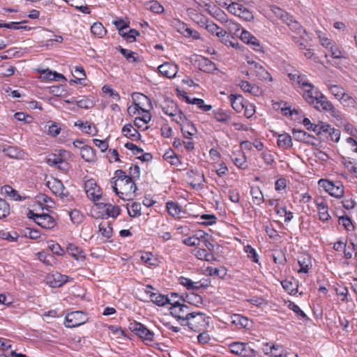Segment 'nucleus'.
Listing matches in <instances>:
<instances>
[{"label":"nucleus","instance_id":"nucleus-42","mask_svg":"<svg viewBox=\"0 0 357 357\" xmlns=\"http://www.w3.org/2000/svg\"><path fill=\"white\" fill-rule=\"evenodd\" d=\"M213 117L217 121L225 123L227 122L229 119L230 116L222 109H218L213 112Z\"/></svg>","mask_w":357,"mask_h":357},{"label":"nucleus","instance_id":"nucleus-26","mask_svg":"<svg viewBox=\"0 0 357 357\" xmlns=\"http://www.w3.org/2000/svg\"><path fill=\"white\" fill-rule=\"evenodd\" d=\"M3 153L6 155L11 158H22L23 153L18 148L14 146H8L3 149Z\"/></svg>","mask_w":357,"mask_h":357},{"label":"nucleus","instance_id":"nucleus-29","mask_svg":"<svg viewBox=\"0 0 357 357\" xmlns=\"http://www.w3.org/2000/svg\"><path fill=\"white\" fill-rule=\"evenodd\" d=\"M15 68L8 63L0 66V76L10 77L15 73Z\"/></svg>","mask_w":357,"mask_h":357},{"label":"nucleus","instance_id":"nucleus-19","mask_svg":"<svg viewBox=\"0 0 357 357\" xmlns=\"http://www.w3.org/2000/svg\"><path fill=\"white\" fill-rule=\"evenodd\" d=\"M320 93L314 89V86L311 84L310 88H305L303 98L310 104H314L320 96Z\"/></svg>","mask_w":357,"mask_h":357},{"label":"nucleus","instance_id":"nucleus-51","mask_svg":"<svg viewBox=\"0 0 357 357\" xmlns=\"http://www.w3.org/2000/svg\"><path fill=\"white\" fill-rule=\"evenodd\" d=\"M141 204L139 203L132 204L130 208L128 209L129 215L134 218L141 215Z\"/></svg>","mask_w":357,"mask_h":357},{"label":"nucleus","instance_id":"nucleus-24","mask_svg":"<svg viewBox=\"0 0 357 357\" xmlns=\"http://www.w3.org/2000/svg\"><path fill=\"white\" fill-rule=\"evenodd\" d=\"M67 252L76 260L84 259L85 255L83 251L74 244H69L67 247Z\"/></svg>","mask_w":357,"mask_h":357},{"label":"nucleus","instance_id":"nucleus-37","mask_svg":"<svg viewBox=\"0 0 357 357\" xmlns=\"http://www.w3.org/2000/svg\"><path fill=\"white\" fill-rule=\"evenodd\" d=\"M271 11L275 15V17L282 20L284 23L287 22V20H289V17H291L287 12L277 6H272Z\"/></svg>","mask_w":357,"mask_h":357},{"label":"nucleus","instance_id":"nucleus-47","mask_svg":"<svg viewBox=\"0 0 357 357\" xmlns=\"http://www.w3.org/2000/svg\"><path fill=\"white\" fill-rule=\"evenodd\" d=\"M338 100H340L341 103L346 107H354L356 103L354 99L345 91L344 92V95L340 96Z\"/></svg>","mask_w":357,"mask_h":357},{"label":"nucleus","instance_id":"nucleus-44","mask_svg":"<svg viewBox=\"0 0 357 357\" xmlns=\"http://www.w3.org/2000/svg\"><path fill=\"white\" fill-rule=\"evenodd\" d=\"M10 214L9 204L0 198V219L6 218Z\"/></svg>","mask_w":357,"mask_h":357},{"label":"nucleus","instance_id":"nucleus-10","mask_svg":"<svg viewBox=\"0 0 357 357\" xmlns=\"http://www.w3.org/2000/svg\"><path fill=\"white\" fill-rule=\"evenodd\" d=\"M85 315L80 311L68 313L65 318V325L68 328H73L84 324Z\"/></svg>","mask_w":357,"mask_h":357},{"label":"nucleus","instance_id":"nucleus-16","mask_svg":"<svg viewBox=\"0 0 357 357\" xmlns=\"http://www.w3.org/2000/svg\"><path fill=\"white\" fill-rule=\"evenodd\" d=\"M316 105L314 107L319 110H324L326 112H333L335 109L332 103L326 100V98L322 95L320 94L318 99L314 102Z\"/></svg>","mask_w":357,"mask_h":357},{"label":"nucleus","instance_id":"nucleus-61","mask_svg":"<svg viewBox=\"0 0 357 357\" xmlns=\"http://www.w3.org/2000/svg\"><path fill=\"white\" fill-rule=\"evenodd\" d=\"M255 354V351L250 347V345L245 343V348L242 349V354H241L240 356L242 357H254Z\"/></svg>","mask_w":357,"mask_h":357},{"label":"nucleus","instance_id":"nucleus-23","mask_svg":"<svg viewBox=\"0 0 357 357\" xmlns=\"http://www.w3.org/2000/svg\"><path fill=\"white\" fill-rule=\"evenodd\" d=\"M181 129L183 137H188V136H194L197 132V128H195V125L188 121H186L185 123L181 126Z\"/></svg>","mask_w":357,"mask_h":357},{"label":"nucleus","instance_id":"nucleus-39","mask_svg":"<svg viewBox=\"0 0 357 357\" xmlns=\"http://www.w3.org/2000/svg\"><path fill=\"white\" fill-rule=\"evenodd\" d=\"M140 258L144 263L149 266L157 265L158 260L151 252H146L143 254Z\"/></svg>","mask_w":357,"mask_h":357},{"label":"nucleus","instance_id":"nucleus-48","mask_svg":"<svg viewBox=\"0 0 357 357\" xmlns=\"http://www.w3.org/2000/svg\"><path fill=\"white\" fill-rule=\"evenodd\" d=\"M2 190H3L5 194L11 197L14 200L17 201V200L22 199V198H21L20 195L18 194V192L10 185L3 186Z\"/></svg>","mask_w":357,"mask_h":357},{"label":"nucleus","instance_id":"nucleus-38","mask_svg":"<svg viewBox=\"0 0 357 357\" xmlns=\"http://www.w3.org/2000/svg\"><path fill=\"white\" fill-rule=\"evenodd\" d=\"M167 208L169 215L173 217H179L181 209L177 203L174 202H168L167 203Z\"/></svg>","mask_w":357,"mask_h":357},{"label":"nucleus","instance_id":"nucleus-5","mask_svg":"<svg viewBox=\"0 0 357 357\" xmlns=\"http://www.w3.org/2000/svg\"><path fill=\"white\" fill-rule=\"evenodd\" d=\"M170 314L178 321H183L185 324L191 313L189 307L178 302H175L170 307Z\"/></svg>","mask_w":357,"mask_h":357},{"label":"nucleus","instance_id":"nucleus-57","mask_svg":"<svg viewBox=\"0 0 357 357\" xmlns=\"http://www.w3.org/2000/svg\"><path fill=\"white\" fill-rule=\"evenodd\" d=\"M243 348H245V343L243 342H234L229 345L231 352L239 356L242 354Z\"/></svg>","mask_w":357,"mask_h":357},{"label":"nucleus","instance_id":"nucleus-20","mask_svg":"<svg viewBox=\"0 0 357 357\" xmlns=\"http://www.w3.org/2000/svg\"><path fill=\"white\" fill-rule=\"evenodd\" d=\"M278 145L283 149H288L292 146L291 137L287 133L278 135Z\"/></svg>","mask_w":357,"mask_h":357},{"label":"nucleus","instance_id":"nucleus-34","mask_svg":"<svg viewBox=\"0 0 357 357\" xmlns=\"http://www.w3.org/2000/svg\"><path fill=\"white\" fill-rule=\"evenodd\" d=\"M91 31L93 35L102 38L107 31L100 22H95L91 27Z\"/></svg>","mask_w":357,"mask_h":357},{"label":"nucleus","instance_id":"nucleus-11","mask_svg":"<svg viewBox=\"0 0 357 357\" xmlns=\"http://www.w3.org/2000/svg\"><path fill=\"white\" fill-rule=\"evenodd\" d=\"M47 185L53 193L61 198L67 197L69 195L63 183L59 179L53 178L52 181H49Z\"/></svg>","mask_w":357,"mask_h":357},{"label":"nucleus","instance_id":"nucleus-32","mask_svg":"<svg viewBox=\"0 0 357 357\" xmlns=\"http://www.w3.org/2000/svg\"><path fill=\"white\" fill-rule=\"evenodd\" d=\"M206 272L209 275H216L220 278L224 279L227 275V269L224 267L219 268L208 267Z\"/></svg>","mask_w":357,"mask_h":357},{"label":"nucleus","instance_id":"nucleus-36","mask_svg":"<svg viewBox=\"0 0 357 357\" xmlns=\"http://www.w3.org/2000/svg\"><path fill=\"white\" fill-rule=\"evenodd\" d=\"M132 99H133V101H134L135 104L136 102H141V105H142V107H144V103L146 102L148 106H149V108H151L152 107L150 99L147 96H146L145 95H144L142 93H133L132 94Z\"/></svg>","mask_w":357,"mask_h":357},{"label":"nucleus","instance_id":"nucleus-21","mask_svg":"<svg viewBox=\"0 0 357 357\" xmlns=\"http://www.w3.org/2000/svg\"><path fill=\"white\" fill-rule=\"evenodd\" d=\"M80 155L85 161L89 162L94 161L96 158L94 150L89 146L81 147Z\"/></svg>","mask_w":357,"mask_h":357},{"label":"nucleus","instance_id":"nucleus-58","mask_svg":"<svg viewBox=\"0 0 357 357\" xmlns=\"http://www.w3.org/2000/svg\"><path fill=\"white\" fill-rule=\"evenodd\" d=\"M339 224L342 225L347 231H351L354 229L351 220L348 216L339 218Z\"/></svg>","mask_w":357,"mask_h":357},{"label":"nucleus","instance_id":"nucleus-50","mask_svg":"<svg viewBox=\"0 0 357 357\" xmlns=\"http://www.w3.org/2000/svg\"><path fill=\"white\" fill-rule=\"evenodd\" d=\"M331 52V56L334 59H342L345 58V56L342 54V52L340 50V48L337 46L336 43L334 42L330 47H328Z\"/></svg>","mask_w":357,"mask_h":357},{"label":"nucleus","instance_id":"nucleus-31","mask_svg":"<svg viewBox=\"0 0 357 357\" xmlns=\"http://www.w3.org/2000/svg\"><path fill=\"white\" fill-rule=\"evenodd\" d=\"M331 127L329 124L325 123L324 122H321L319 124H317L314 127V132H316L317 135H327L328 132L331 130Z\"/></svg>","mask_w":357,"mask_h":357},{"label":"nucleus","instance_id":"nucleus-45","mask_svg":"<svg viewBox=\"0 0 357 357\" xmlns=\"http://www.w3.org/2000/svg\"><path fill=\"white\" fill-rule=\"evenodd\" d=\"M328 88L331 93L337 98L339 99L340 96L344 95V89L338 85L328 84Z\"/></svg>","mask_w":357,"mask_h":357},{"label":"nucleus","instance_id":"nucleus-63","mask_svg":"<svg viewBox=\"0 0 357 357\" xmlns=\"http://www.w3.org/2000/svg\"><path fill=\"white\" fill-rule=\"evenodd\" d=\"M48 248L54 254L57 255L59 256H61L64 253V250L61 248L59 243L52 242L48 245Z\"/></svg>","mask_w":357,"mask_h":357},{"label":"nucleus","instance_id":"nucleus-30","mask_svg":"<svg viewBox=\"0 0 357 357\" xmlns=\"http://www.w3.org/2000/svg\"><path fill=\"white\" fill-rule=\"evenodd\" d=\"M185 302L195 306H199L203 302L202 298L201 296L191 293L186 296Z\"/></svg>","mask_w":357,"mask_h":357},{"label":"nucleus","instance_id":"nucleus-59","mask_svg":"<svg viewBox=\"0 0 357 357\" xmlns=\"http://www.w3.org/2000/svg\"><path fill=\"white\" fill-rule=\"evenodd\" d=\"M245 252L248 254V257L252 259V261L257 263L259 261L258 255L255 250L250 245L245 246Z\"/></svg>","mask_w":357,"mask_h":357},{"label":"nucleus","instance_id":"nucleus-7","mask_svg":"<svg viewBox=\"0 0 357 357\" xmlns=\"http://www.w3.org/2000/svg\"><path fill=\"white\" fill-rule=\"evenodd\" d=\"M129 328L144 340L149 342L153 341L154 333L141 323H130Z\"/></svg>","mask_w":357,"mask_h":357},{"label":"nucleus","instance_id":"nucleus-3","mask_svg":"<svg viewBox=\"0 0 357 357\" xmlns=\"http://www.w3.org/2000/svg\"><path fill=\"white\" fill-rule=\"evenodd\" d=\"M319 185L333 197L341 198L344 195V185L340 181L333 182L327 179H320Z\"/></svg>","mask_w":357,"mask_h":357},{"label":"nucleus","instance_id":"nucleus-27","mask_svg":"<svg viewBox=\"0 0 357 357\" xmlns=\"http://www.w3.org/2000/svg\"><path fill=\"white\" fill-rule=\"evenodd\" d=\"M151 301L158 306H164L169 303V299L165 295L152 293L151 294Z\"/></svg>","mask_w":357,"mask_h":357},{"label":"nucleus","instance_id":"nucleus-33","mask_svg":"<svg viewBox=\"0 0 357 357\" xmlns=\"http://www.w3.org/2000/svg\"><path fill=\"white\" fill-rule=\"evenodd\" d=\"M269 351H266V354H270L273 357H282L284 354L283 347L279 344H273L269 347Z\"/></svg>","mask_w":357,"mask_h":357},{"label":"nucleus","instance_id":"nucleus-13","mask_svg":"<svg viewBox=\"0 0 357 357\" xmlns=\"http://www.w3.org/2000/svg\"><path fill=\"white\" fill-rule=\"evenodd\" d=\"M162 110L170 116H175L179 113L180 120L183 119V114L178 109L177 105L172 100H166L163 103Z\"/></svg>","mask_w":357,"mask_h":357},{"label":"nucleus","instance_id":"nucleus-4","mask_svg":"<svg viewBox=\"0 0 357 357\" xmlns=\"http://www.w3.org/2000/svg\"><path fill=\"white\" fill-rule=\"evenodd\" d=\"M28 217L43 228L51 229L56 225L55 220L47 213L38 214L29 211Z\"/></svg>","mask_w":357,"mask_h":357},{"label":"nucleus","instance_id":"nucleus-64","mask_svg":"<svg viewBox=\"0 0 357 357\" xmlns=\"http://www.w3.org/2000/svg\"><path fill=\"white\" fill-rule=\"evenodd\" d=\"M69 215H70L71 220L75 224H79L82 220V214L80 213L79 211H78L77 210L70 211Z\"/></svg>","mask_w":357,"mask_h":357},{"label":"nucleus","instance_id":"nucleus-41","mask_svg":"<svg viewBox=\"0 0 357 357\" xmlns=\"http://www.w3.org/2000/svg\"><path fill=\"white\" fill-rule=\"evenodd\" d=\"M47 163L51 166L57 165H65L66 166L68 165L67 162H66L62 158L55 154H52L47 158Z\"/></svg>","mask_w":357,"mask_h":357},{"label":"nucleus","instance_id":"nucleus-22","mask_svg":"<svg viewBox=\"0 0 357 357\" xmlns=\"http://www.w3.org/2000/svg\"><path fill=\"white\" fill-rule=\"evenodd\" d=\"M229 99L230 100L232 108L236 111L237 112H241L244 108V105L243 104V98L241 96H236L231 94L229 96Z\"/></svg>","mask_w":357,"mask_h":357},{"label":"nucleus","instance_id":"nucleus-2","mask_svg":"<svg viewBox=\"0 0 357 357\" xmlns=\"http://www.w3.org/2000/svg\"><path fill=\"white\" fill-rule=\"evenodd\" d=\"M192 314L189 315L185 324L181 323L183 326H188L192 331L200 333L204 331L209 324V317L202 312H191Z\"/></svg>","mask_w":357,"mask_h":357},{"label":"nucleus","instance_id":"nucleus-56","mask_svg":"<svg viewBox=\"0 0 357 357\" xmlns=\"http://www.w3.org/2000/svg\"><path fill=\"white\" fill-rule=\"evenodd\" d=\"M18 235L16 232H14L13 234H11L9 231L1 230L0 231V238L3 240H7L10 242L16 241L17 239Z\"/></svg>","mask_w":357,"mask_h":357},{"label":"nucleus","instance_id":"nucleus-35","mask_svg":"<svg viewBox=\"0 0 357 357\" xmlns=\"http://www.w3.org/2000/svg\"><path fill=\"white\" fill-rule=\"evenodd\" d=\"M317 210L321 220L326 221L330 218V215L328 212V206L324 202L317 204Z\"/></svg>","mask_w":357,"mask_h":357},{"label":"nucleus","instance_id":"nucleus-54","mask_svg":"<svg viewBox=\"0 0 357 357\" xmlns=\"http://www.w3.org/2000/svg\"><path fill=\"white\" fill-rule=\"evenodd\" d=\"M233 322L243 328H248L250 323L248 318L241 315H236L234 318Z\"/></svg>","mask_w":357,"mask_h":357},{"label":"nucleus","instance_id":"nucleus-40","mask_svg":"<svg viewBox=\"0 0 357 357\" xmlns=\"http://www.w3.org/2000/svg\"><path fill=\"white\" fill-rule=\"evenodd\" d=\"M146 6L149 10L158 14L162 13L165 10L163 6L157 1H152L149 2L146 4Z\"/></svg>","mask_w":357,"mask_h":357},{"label":"nucleus","instance_id":"nucleus-55","mask_svg":"<svg viewBox=\"0 0 357 357\" xmlns=\"http://www.w3.org/2000/svg\"><path fill=\"white\" fill-rule=\"evenodd\" d=\"M121 209L117 206L109 204L106 208L105 213L109 217L116 218L120 214Z\"/></svg>","mask_w":357,"mask_h":357},{"label":"nucleus","instance_id":"nucleus-14","mask_svg":"<svg viewBox=\"0 0 357 357\" xmlns=\"http://www.w3.org/2000/svg\"><path fill=\"white\" fill-rule=\"evenodd\" d=\"M290 29L294 32L293 35H296L300 37L304 40H305V36H307V31L296 20H293L292 17L291 16L287 20V22H285Z\"/></svg>","mask_w":357,"mask_h":357},{"label":"nucleus","instance_id":"nucleus-49","mask_svg":"<svg viewBox=\"0 0 357 357\" xmlns=\"http://www.w3.org/2000/svg\"><path fill=\"white\" fill-rule=\"evenodd\" d=\"M250 193L252 195L253 202L256 204H259L262 202L264 196L261 191L258 188H252Z\"/></svg>","mask_w":357,"mask_h":357},{"label":"nucleus","instance_id":"nucleus-17","mask_svg":"<svg viewBox=\"0 0 357 357\" xmlns=\"http://www.w3.org/2000/svg\"><path fill=\"white\" fill-rule=\"evenodd\" d=\"M180 284L185 286L188 289H199L201 287H207L208 284L202 282L201 280L197 282H193L191 280L181 277L179 278Z\"/></svg>","mask_w":357,"mask_h":357},{"label":"nucleus","instance_id":"nucleus-52","mask_svg":"<svg viewBox=\"0 0 357 357\" xmlns=\"http://www.w3.org/2000/svg\"><path fill=\"white\" fill-rule=\"evenodd\" d=\"M294 132L296 134L297 139L300 141L304 142H310V139H313L314 137L311 136L310 134L306 132L304 130H294Z\"/></svg>","mask_w":357,"mask_h":357},{"label":"nucleus","instance_id":"nucleus-25","mask_svg":"<svg viewBox=\"0 0 357 357\" xmlns=\"http://www.w3.org/2000/svg\"><path fill=\"white\" fill-rule=\"evenodd\" d=\"M298 263L301 266L299 269V273H307L311 267V261L310 259L307 255H302L298 259Z\"/></svg>","mask_w":357,"mask_h":357},{"label":"nucleus","instance_id":"nucleus-15","mask_svg":"<svg viewBox=\"0 0 357 357\" xmlns=\"http://www.w3.org/2000/svg\"><path fill=\"white\" fill-rule=\"evenodd\" d=\"M158 70L163 76L167 78H173L178 72V68L176 65L167 62L160 65L158 67Z\"/></svg>","mask_w":357,"mask_h":357},{"label":"nucleus","instance_id":"nucleus-53","mask_svg":"<svg viewBox=\"0 0 357 357\" xmlns=\"http://www.w3.org/2000/svg\"><path fill=\"white\" fill-rule=\"evenodd\" d=\"M181 25L184 29V31L183 32V34L186 37H192L193 39H199L200 38L199 33L195 31L192 30L188 27H187L185 24H181Z\"/></svg>","mask_w":357,"mask_h":357},{"label":"nucleus","instance_id":"nucleus-28","mask_svg":"<svg viewBox=\"0 0 357 357\" xmlns=\"http://www.w3.org/2000/svg\"><path fill=\"white\" fill-rule=\"evenodd\" d=\"M99 232L106 238H109L112 235V227L107 222H102L99 225Z\"/></svg>","mask_w":357,"mask_h":357},{"label":"nucleus","instance_id":"nucleus-8","mask_svg":"<svg viewBox=\"0 0 357 357\" xmlns=\"http://www.w3.org/2000/svg\"><path fill=\"white\" fill-rule=\"evenodd\" d=\"M247 63L250 66L249 68L250 73H254L259 79L273 81L270 73L261 65L249 58L247 59Z\"/></svg>","mask_w":357,"mask_h":357},{"label":"nucleus","instance_id":"nucleus-6","mask_svg":"<svg viewBox=\"0 0 357 357\" xmlns=\"http://www.w3.org/2000/svg\"><path fill=\"white\" fill-rule=\"evenodd\" d=\"M228 10L245 21H251L254 19L253 14L243 5L232 2L227 6Z\"/></svg>","mask_w":357,"mask_h":357},{"label":"nucleus","instance_id":"nucleus-1","mask_svg":"<svg viewBox=\"0 0 357 357\" xmlns=\"http://www.w3.org/2000/svg\"><path fill=\"white\" fill-rule=\"evenodd\" d=\"M112 188L116 194L122 199L132 200L135 197V192L137 189L132 177L126 180L112 181Z\"/></svg>","mask_w":357,"mask_h":357},{"label":"nucleus","instance_id":"nucleus-46","mask_svg":"<svg viewBox=\"0 0 357 357\" xmlns=\"http://www.w3.org/2000/svg\"><path fill=\"white\" fill-rule=\"evenodd\" d=\"M122 132L126 137H136L139 135L138 131L133 128L132 126L130 123L125 125L122 128Z\"/></svg>","mask_w":357,"mask_h":357},{"label":"nucleus","instance_id":"nucleus-60","mask_svg":"<svg viewBox=\"0 0 357 357\" xmlns=\"http://www.w3.org/2000/svg\"><path fill=\"white\" fill-rule=\"evenodd\" d=\"M103 93L105 94H109L110 97L113 98L114 100L118 101L120 100V96L119 94L114 91L112 88H110L107 85H105L102 89Z\"/></svg>","mask_w":357,"mask_h":357},{"label":"nucleus","instance_id":"nucleus-43","mask_svg":"<svg viewBox=\"0 0 357 357\" xmlns=\"http://www.w3.org/2000/svg\"><path fill=\"white\" fill-rule=\"evenodd\" d=\"M119 50L129 62L134 63L138 61V57L135 56V52L129 50L122 48L121 47H119Z\"/></svg>","mask_w":357,"mask_h":357},{"label":"nucleus","instance_id":"nucleus-62","mask_svg":"<svg viewBox=\"0 0 357 357\" xmlns=\"http://www.w3.org/2000/svg\"><path fill=\"white\" fill-rule=\"evenodd\" d=\"M139 35V33L136 29H130L128 33H123L121 36L127 39L130 42H132L135 40V38L137 36Z\"/></svg>","mask_w":357,"mask_h":357},{"label":"nucleus","instance_id":"nucleus-12","mask_svg":"<svg viewBox=\"0 0 357 357\" xmlns=\"http://www.w3.org/2000/svg\"><path fill=\"white\" fill-rule=\"evenodd\" d=\"M204 25L205 29L209 33L218 36L220 39H221L222 43L225 44L227 43V40L225 38L227 32L223 29L219 27L217 24L208 20H206V22H204Z\"/></svg>","mask_w":357,"mask_h":357},{"label":"nucleus","instance_id":"nucleus-18","mask_svg":"<svg viewBox=\"0 0 357 357\" xmlns=\"http://www.w3.org/2000/svg\"><path fill=\"white\" fill-rule=\"evenodd\" d=\"M68 280V276L62 275L58 272L52 273L48 277V282L53 287H60L65 284Z\"/></svg>","mask_w":357,"mask_h":357},{"label":"nucleus","instance_id":"nucleus-9","mask_svg":"<svg viewBox=\"0 0 357 357\" xmlns=\"http://www.w3.org/2000/svg\"><path fill=\"white\" fill-rule=\"evenodd\" d=\"M84 189L86 196L92 201L97 202L101 198V190L93 179H89L85 182Z\"/></svg>","mask_w":357,"mask_h":357}]
</instances>
